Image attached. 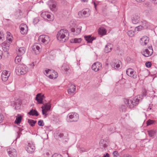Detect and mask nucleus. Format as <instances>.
<instances>
[{
  "mask_svg": "<svg viewBox=\"0 0 157 157\" xmlns=\"http://www.w3.org/2000/svg\"><path fill=\"white\" fill-rule=\"evenodd\" d=\"M50 71H51V70L50 69H48V70H46L45 71V72L46 73V74H47Z\"/></svg>",
  "mask_w": 157,
  "mask_h": 157,
  "instance_id": "e2e57ef3",
  "label": "nucleus"
},
{
  "mask_svg": "<svg viewBox=\"0 0 157 157\" xmlns=\"http://www.w3.org/2000/svg\"><path fill=\"white\" fill-rule=\"evenodd\" d=\"M113 154L114 156L116 157H117L119 155L118 152L117 151H113Z\"/></svg>",
  "mask_w": 157,
  "mask_h": 157,
  "instance_id": "49530a36",
  "label": "nucleus"
},
{
  "mask_svg": "<svg viewBox=\"0 0 157 157\" xmlns=\"http://www.w3.org/2000/svg\"><path fill=\"white\" fill-rule=\"evenodd\" d=\"M8 155L10 157H16L17 152L16 149L13 148H8L7 150Z\"/></svg>",
  "mask_w": 157,
  "mask_h": 157,
  "instance_id": "6e6552de",
  "label": "nucleus"
},
{
  "mask_svg": "<svg viewBox=\"0 0 157 157\" xmlns=\"http://www.w3.org/2000/svg\"><path fill=\"white\" fill-rule=\"evenodd\" d=\"M140 101V99L138 98L137 97H135L133 100L125 98L124 99V102L126 105L127 107L130 108H132L134 106L137 105Z\"/></svg>",
  "mask_w": 157,
  "mask_h": 157,
  "instance_id": "f257e3e1",
  "label": "nucleus"
},
{
  "mask_svg": "<svg viewBox=\"0 0 157 157\" xmlns=\"http://www.w3.org/2000/svg\"><path fill=\"white\" fill-rule=\"evenodd\" d=\"M10 76V73L6 71H3L2 73L1 77L2 80L4 81H6Z\"/></svg>",
  "mask_w": 157,
  "mask_h": 157,
  "instance_id": "4468645a",
  "label": "nucleus"
},
{
  "mask_svg": "<svg viewBox=\"0 0 157 157\" xmlns=\"http://www.w3.org/2000/svg\"><path fill=\"white\" fill-rule=\"evenodd\" d=\"M42 109V114L43 115H45V116H46L47 115V114L46 113L48 112L46 110H45L44 108H43L42 106L41 107Z\"/></svg>",
  "mask_w": 157,
  "mask_h": 157,
  "instance_id": "58836bf2",
  "label": "nucleus"
},
{
  "mask_svg": "<svg viewBox=\"0 0 157 157\" xmlns=\"http://www.w3.org/2000/svg\"><path fill=\"white\" fill-rule=\"evenodd\" d=\"M70 85L69 89L68 90V93L71 95L76 90V87L75 85L71 83L69 84Z\"/></svg>",
  "mask_w": 157,
  "mask_h": 157,
  "instance_id": "f3484780",
  "label": "nucleus"
},
{
  "mask_svg": "<svg viewBox=\"0 0 157 157\" xmlns=\"http://www.w3.org/2000/svg\"><path fill=\"white\" fill-rule=\"evenodd\" d=\"M140 25L142 26L144 29L147 28L149 25L148 23L145 20L142 21H141V24Z\"/></svg>",
  "mask_w": 157,
  "mask_h": 157,
  "instance_id": "5701e85b",
  "label": "nucleus"
},
{
  "mask_svg": "<svg viewBox=\"0 0 157 157\" xmlns=\"http://www.w3.org/2000/svg\"><path fill=\"white\" fill-rule=\"evenodd\" d=\"M121 63V61L118 60L117 62H116L115 63L116 64L115 65V67H116L117 68H118L120 67V63Z\"/></svg>",
  "mask_w": 157,
  "mask_h": 157,
  "instance_id": "37998d69",
  "label": "nucleus"
},
{
  "mask_svg": "<svg viewBox=\"0 0 157 157\" xmlns=\"http://www.w3.org/2000/svg\"><path fill=\"white\" fill-rule=\"evenodd\" d=\"M22 57L21 56L17 55V56L16 57L15 59V62L16 63L20 64V63Z\"/></svg>",
  "mask_w": 157,
  "mask_h": 157,
  "instance_id": "bb28decb",
  "label": "nucleus"
},
{
  "mask_svg": "<svg viewBox=\"0 0 157 157\" xmlns=\"http://www.w3.org/2000/svg\"><path fill=\"white\" fill-rule=\"evenodd\" d=\"M17 55L21 56L25 53V48L24 47H18L17 49Z\"/></svg>",
  "mask_w": 157,
  "mask_h": 157,
  "instance_id": "6ab92c4d",
  "label": "nucleus"
},
{
  "mask_svg": "<svg viewBox=\"0 0 157 157\" xmlns=\"http://www.w3.org/2000/svg\"><path fill=\"white\" fill-rule=\"evenodd\" d=\"M20 28L21 33L22 34L24 35L27 33L28 27L26 24H21L20 26Z\"/></svg>",
  "mask_w": 157,
  "mask_h": 157,
  "instance_id": "f8f14e48",
  "label": "nucleus"
},
{
  "mask_svg": "<svg viewBox=\"0 0 157 157\" xmlns=\"http://www.w3.org/2000/svg\"><path fill=\"white\" fill-rule=\"evenodd\" d=\"M44 98V95H42L41 94H38L36 96L35 100L39 104H43V100Z\"/></svg>",
  "mask_w": 157,
  "mask_h": 157,
  "instance_id": "ddd939ff",
  "label": "nucleus"
},
{
  "mask_svg": "<svg viewBox=\"0 0 157 157\" xmlns=\"http://www.w3.org/2000/svg\"><path fill=\"white\" fill-rule=\"evenodd\" d=\"M84 37L85 40L88 43H91L92 41L95 39L93 37H91L90 35L85 36Z\"/></svg>",
  "mask_w": 157,
  "mask_h": 157,
  "instance_id": "b1692460",
  "label": "nucleus"
},
{
  "mask_svg": "<svg viewBox=\"0 0 157 157\" xmlns=\"http://www.w3.org/2000/svg\"><path fill=\"white\" fill-rule=\"evenodd\" d=\"M39 40L44 44H47L49 42L50 38L47 35H41L39 36Z\"/></svg>",
  "mask_w": 157,
  "mask_h": 157,
  "instance_id": "39448f33",
  "label": "nucleus"
},
{
  "mask_svg": "<svg viewBox=\"0 0 157 157\" xmlns=\"http://www.w3.org/2000/svg\"><path fill=\"white\" fill-rule=\"evenodd\" d=\"M103 157H109V155L108 153H107L106 155H104Z\"/></svg>",
  "mask_w": 157,
  "mask_h": 157,
  "instance_id": "bf43d9fd",
  "label": "nucleus"
},
{
  "mask_svg": "<svg viewBox=\"0 0 157 157\" xmlns=\"http://www.w3.org/2000/svg\"><path fill=\"white\" fill-rule=\"evenodd\" d=\"M28 70L27 67L24 64H19L15 68V72L18 75L26 73Z\"/></svg>",
  "mask_w": 157,
  "mask_h": 157,
  "instance_id": "7ed1b4c3",
  "label": "nucleus"
},
{
  "mask_svg": "<svg viewBox=\"0 0 157 157\" xmlns=\"http://www.w3.org/2000/svg\"><path fill=\"white\" fill-rule=\"evenodd\" d=\"M101 64L99 62H96L94 63L92 66V68L93 70L95 71H98L100 68L101 67Z\"/></svg>",
  "mask_w": 157,
  "mask_h": 157,
  "instance_id": "2eb2a0df",
  "label": "nucleus"
},
{
  "mask_svg": "<svg viewBox=\"0 0 157 157\" xmlns=\"http://www.w3.org/2000/svg\"><path fill=\"white\" fill-rule=\"evenodd\" d=\"M122 157H132L131 156L128 155H124Z\"/></svg>",
  "mask_w": 157,
  "mask_h": 157,
  "instance_id": "13d9d810",
  "label": "nucleus"
},
{
  "mask_svg": "<svg viewBox=\"0 0 157 157\" xmlns=\"http://www.w3.org/2000/svg\"><path fill=\"white\" fill-rule=\"evenodd\" d=\"M52 157H63V156L59 154L55 153L53 154Z\"/></svg>",
  "mask_w": 157,
  "mask_h": 157,
  "instance_id": "a18cd8bd",
  "label": "nucleus"
},
{
  "mask_svg": "<svg viewBox=\"0 0 157 157\" xmlns=\"http://www.w3.org/2000/svg\"><path fill=\"white\" fill-rule=\"evenodd\" d=\"M4 119V117L2 115H0V123H1Z\"/></svg>",
  "mask_w": 157,
  "mask_h": 157,
  "instance_id": "09e8293b",
  "label": "nucleus"
},
{
  "mask_svg": "<svg viewBox=\"0 0 157 157\" xmlns=\"http://www.w3.org/2000/svg\"><path fill=\"white\" fill-rule=\"evenodd\" d=\"M82 2H88V0H82Z\"/></svg>",
  "mask_w": 157,
  "mask_h": 157,
  "instance_id": "69168bd1",
  "label": "nucleus"
},
{
  "mask_svg": "<svg viewBox=\"0 0 157 157\" xmlns=\"http://www.w3.org/2000/svg\"><path fill=\"white\" fill-rule=\"evenodd\" d=\"M126 107L125 105H122L120 107V109L121 111H122V112H125L126 110Z\"/></svg>",
  "mask_w": 157,
  "mask_h": 157,
  "instance_id": "4c0bfd02",
  "label": "nucleus"
},
{
  "mask_svg": "<svg viewBox=\"0 0 157 157\" xmlns=\"http://www.w3.org/2000/svg\"><path fill=\"white\" fill-rule=\"evenodd\" d=\"M42 107L48 111L50 110L51 107L50 104H48V103H46L43 104V106Z\"/></svg>",
  "mask_w": 157,
  "mask_h": 157,
  "instance_id": "2f4dec72",
  "label": "nucleus"
},
{
  "mask_svg": "<svg viewBox=\"0 0 157 157\" xmlns=\"http://www.w3.org/2000/svg\"><path fill=\"white\" fill-rule=\"evenodd\" d=\"M2 52L0 50V60L2 58Z\"/></svg>",
  "mask_w": 157,
  "mask_h": 157,
  "instance_id": "4d7b16f0",
  "label": "nucleus"
},
{
  "mask_svg": "<svg viewBox=\"0 0 157 157\" xmlns=\"http://www.w3.org/2000/svg\"><path fill=\"white\" fill-rule=\"evenodd\" d=\"M154 123V121L152 120H149L147 121V126H149L152 124Z\"/></svg>",
  "mask_w": 157,
  "mask_h": 157,
  "instance_id": "a19ab883",
  "label": "nucleus"
},
{
  "mask_svg": "<svg viewBox=\"0 0 157 157\" xmlns=\"http://www.w3.org/2000/svg\"><path fill=\"white\" fill-rule=\"evenodd\" d=\"M152 51H150L148 49H147L145 50L143 53V55L146 57H148L151 56L152 54Z\"/></svg>",
  "mask_w": 157,
  "mask_h": 157,
  "instance_id": "412c9836",
  "label": "nucleus"
},
{
  "mask_svg": "<svg viewBox=\"0 0 157 157\" xmlns=\"http://www.w3.org/2000/svg\"><path fill=\"white\" fill-rule=\"evenodd\" d=\"M10 33L9 32H7V35H8L9 36H10Z\"/></svg>",
  "mask_w": 157,
  "mask_h": 157,
  "instance_id": "338daca9",
  "label": "nucleus"
},
{
  "mask_svg": "<svg viewBox=\"0 0 157 157\" xmlns=\"http://www.w3.org/2000/svg\"><path fill=\"white\" fill-rule=\"evenodd\" d=\"M38 125L40 126H43L44 125V124L43 120H40L38 122Z\"/></svg>",
  "mask_w": 157,
  "mask_h": 157,
  "instance_id": "ea45409f",
  "label": "nucleus"
},
{
  "mask_svg": "<svg viewBox=\"0 0 157 157\" xmlns=\"http://www.w3.org/2000/svg\"><path fill=\"white\" fill-rule=\"evenodd\" d=\"M126 73L128 76L134 78H137L136 72L134 71L133 70L132 68L128 69L126 71Z\"/></svg>",
  "mask_w": 157,
  "mask_h": 157,
  "instance_id": "1a4fd4ad",
  "label": "nucleus"
},
{
  "mask_svg": "<svg viewBox=\"0 0 157 157\" xmlns=\"http://www.w3.org/2000/svg\"><path fill=\"white\" fill-rule=\"evenodd\" d=\"M127 33L128 36L130 37H133L134 35V32L132 30H129Z\"/></svg>",
  "mask_w": 157,
  "mask_h": 157,
  "instance_id": "c9c22d12",
  "label": "nucleus"
},
{
  "mask_svg": "<svg viewBox=\"0 0 157 157\" xmlns=\"http://www.w3.org/2000/svg\"><path fill=\"white\" fill-rule=\"evenodd\" d=\"M115 63H113L111 64V66L112 67H115V65H116Z\"/></svg>",
  "mask_w": 157,
  "mask_h": 157,
  "instance_id": "6e6d98bb",
  "label": "nucleus"
},
{
  "mask_svg": "<svg viewBox=\"0 0 157 157\" xmlns=\"http://www.w3.org/2000/svg\"><path fill=\"white\" fill-rule=\"evenodd\" d=\"M106 31L104 28H100L99 29L98 33L101 35H104L106 34Z\"/></svg>",
  "mask_w": 157,
  "mask_h": 157,
  "instance_id": "7c9ffc66",
  "label": "nucleus"
},
{
  "mask_svg": "<svg viewBox=\"0 0 157 157\" xmlns=\"http://www.w3.org/2000/svg\"><path fill=\"white\" fill-rule=\"evenodd\" d=\"M67 35H69L67 30L65 29H61L57 33V39L62 42H65L67 39V37L66 36Z\"/></svg>",
  "mask_w": 157,
  "mask_h": 157,
  "instance_id": "f03ea898",
  "label": "nucleus"
},
{
  "mask_svg": "<svg viewBox=\"0 0 157 157\" xmlns=\"http://www.w3.org/2000/svg\"><path fill=\"white\" fill-rule=\"evenodd\" d=\"M39 19L38 17L35 18L33 20V23L34 25L36 24L39 21Z\"/></svg>",
  "mask_w": 157,
  "mask_h": 157,
  "instance_id": "79ce46f5",
  "label": "nucleus"
},
{
  "mask_svg": "<svg viewBox=\"0 0 157 157\" xmlns=\"http://www.w3.org/2000/svg\"><path fill=\"white\" fill-rule=\"evenodd\" d=\"M17 139L19 138L20 137L21 135L22 134L20 132H17Z\"/></svg>",
  "mask_w": 157,
  "mask_h": 157,
  "instance_id": "603ef678",
  "label": "nucleus"
},
{
  "mask_svg": "<svg viewBox=\"0 0 157 157\" xmlns=\"http://www.w3.org/2000/svg\"><path fill=\"white\" fill-rule=\"evenodd\" d=\"M22 129L20 128L19 129V131L18 132H21V131L22 130Z\"/></svg>",
  "mask_w": 157,
  "mask_h": 157,
  "instance_id": "774afa93",
  "label": "nucleus"
},
{
  "mask_svg": "<svg viewBox=\"0 0 157 157\" xmlns=\"http://www.w3.org/2000/svg\"><path fill=\"white\" fill-rule=\"evenodd\" d=\"M82 39L81 38H74L70 40V42L71 43H79L81 42Z\"/></svg>",
  "mask_w": 157,
  "mask_h": 157,
  "instance_id": "cd10ccee",
  "label": "nucleus"
},
{
  "mask_svg": "<svg viewBox=\"0 0 157 157\" xmlns=\"http://www.w3.org/2000/svg\"><path fill=\"white\" fill-rule=\"evenodd\" d=\"M106 141L105 140L101 139L99 142V145L100 147L102 148H104L106 147Z\"/></svg>",
  "mask_w": 157,
  "mask_h": 157,
  "instance_id": "a878e982",
  "label": "nucleus"
},
{
  "mask_svg": "<svg viewBox=\"0 0 157 157\" xmlns=\"http://www.w3.org/2000/svg\"><path fill=\"white\" fill-rule=\"evenodd\" d=\"M78 16L79 18H81L82 17L83 13L82 11H79L78 13Z\"/></svg>",
  "mask_w": 157,
  "mask_h": 157,
  "instance_id": "de8ad7c7",
  "label": "nucleus"
},
{
  "mask_svg": "<svg viewBox=\"0 0 157 157\" xmlns=\"http://www.w3.org/2000/svg\"><path fill=\"white\" fill-rule=\"evenodd\" d=\"M40 46L41 45L39 44L38 43L35 44L32 46L33 52L36 55L39 54L41 51Z\"/></svg>",
  "mask_w": 157,
  "mask_h": 157,
  "instance_id": "0eeeda50",
  "label": "nucleus"
},
{
  "mask_svg": "<svg viewBox=\"0 0 157 157\" xmlns=\"http://www.w3.org/2000/svg\"><path fill=\"white\" fill-rule=\"evenodd\" d=\"M148 132L149 136L150 137L153 136L155 134V132L153 130H151L148 131Z\"/></svg>",
  "mask_w": 157,
  "mask_h": 157,
  "instance_id": "f704fd0d",
  "label": "nucleus"
},
{
  "mask_svg": "<svg viewBox=\"0 0 157 157\" xmlns=\"http://www.w3.org/2000/svg\"><path fill=\"white\" fill-rule=\"evenodd\" d=\"M132 22L134 24H137L139 22L140 20V15L137 13L133 15L132 17Z\"/></svg>",
  "mask_w": 157,
  "mask_h": 157,
  "instance_id": "9d476101",
  "label": "nucleus"
},
{
  "mask_svg": "<svg viewBox=\"0 0 157 157\" xmlns=\"http://www.w3.org/2000/svg\"><path fill=\"white\" fill-rule=\"evenodd\" d=\"M154 3L157 4V0H151Z\"/></svg>",
  "mask_w": 157,
  "mask_h": 157,
  "instance_id": "0e129e2a",
  "label": "nucleus"
},
{
  "mask_svg": "<svg viewBox=\"0 0 157 157\" xmlns=\"http://www.w3.org/2000/svg\"><path fill=\"white\" fill-rule=\"evenodd\" d=\"M4 38V36L2 33L0 32V39L2 40Z\"/></svg>",
  "mask_w": 157,
  "mask_h": 157,
  "instance_id": "3c124183",
  "label": "nucleus"
},
{
  "mask_svg": "<svg viewBox=\"0 0 157 157\" xmlns=\"http://www.w3.org/2000/svg\"><path fill=\"white\" fill-rule=\"evenodd\" d=\"M117 1V0H109V2L111 3H114Z\"/></svg>",
  "mask_w": 157,
  "mask_h": 157,
  "instance_id": "864d4df0",
  "label": "nucleus"
},
{
  "mask_svg": "<svg viewBox=\"0 0 157 157\" xmlns=\"http://www.w3.org/2000/svg\"><path fill=\"white\" fill-rule=\"evenodd\" d=\"M28 122L29 124L32 126H34L35 124L36 123V121L31 119H28Z\"/></svg>",
  "mask_w": 157,
  "mask_h": 157,
  "instance_id": "473e14b6",
  "label": "nucleus"
},
{
  "mask_svg": "<svg viewBox=\"0 0 157 157\" xmlns=\"http://www.w3.org/2000/svg\"><path fill=\"white\" fill-rule=\"evenodd\" d=\"M18 115L19 116L16 117L15 121V123L17 124L20 123L22 119L21 116L19 114H18Z\"/></svg>",
  "mask_w": 157,
  "mask_h": 157,
  "instance_id": "c756f323",
  "label": "nucleus"
},
{
  "mask_svg": "<svg viewBox=\"0 0 157 157\" xmlns=\"http://www.w3.org/2000/svg\"><path fill=\"white\" fill-rule=\"evenodd\" d=\"M149 49L150 50V51H152V52H153V50L152 48V47L151 46H149L148 47Z\"/></svg>",
  "mask_w": 157,
  "mask_h": 157,
  "instance_id": "052dcab7",
  "label": "nucleus"
},
{
  "mask_svg": "<svg viewBox=\"0 0 157 157\" xmlns=\"http://www.w3.org/2000/svg\"><path fill=\"white\" fill-rule=\"evenodd\" d=\"M25 149L29 153H32L35 149L34 144L32 143H28V145L25 147Z\"/></svg>",
  "mask_w": 157,
  "mask_h": 157,
  "instance_id": "423d86ee",
  "label": "nucleus"
},
{
  "mask_svg": "<svg viewBox=\"0 0 157 157\" xmlns=\"http://www.w3.org/2000/svg\"><path fill=\"white\" fill-rule=\"evenodd\" d=\"M54 75L52 74V75H50L49 76V78L51 79L55 78H56L58 76V74L56 72L54 71Z\"/></svg>",
  "mask_w": 157,
  "mask_h": 157,
  "instance_id": "72a5a7b5",
  "label": "nucleus"
},
{
  "mask_svg": "<svg viewBox=\"0 0 157 157\" xmlns=\"http://www.w3.org/2000/svg\"><path fill=\"white\" fill-rule=\"evenodd\" d=\"M113 45L110 43L107 44L105 47L104 52L105 53H108L110 52L112 48Z\"/></svg>",
  "mask_w": 157,
  "mask_h": 157,
  "instance_id": "aec40b11",
  "label": "nucleus"
},
{
  "mask_svg": "<svg viewBox=\"0 0 157 157\" xmlns=\"http://www.w3.org/2000/svg\"><path fill=\"white\" fill-rule=\"evenodd\" d=\"M69 118L68 122H75L78 121L79 119V115L75 113H69L68 115Z\"/></svg>",
  "mask_w": 157,
  "mask_h": 157,
  "instance_id": "20e7f679",
  "label": "nucleus"
},
{
  "mask_svg": "<svg viewBox=\"0 0 157 157\" xmlns=\"http://www.w3.org/2000/svg\"><path fill=\"white\" fill-rule=\"evenodd\" d=\"M40 16L41 17L45 19H48L49 21H51L52 19L51 18V16L48 12H44L41 13Z\"/></svg>",
  "mask_w": 157,
  "mask_h": 157,
  "instance_id": "dca6fc26",
  "label": "nucleus"
},
{
  "mask_svg": "<svg viewBox=\"0 0 157 157\" xmlns=\"http://www.w3.org/2000/svg\"><path fill=\"white\" fill-rule=\"evenodd\" d=\"M149 38L146 36H144L140 39V42L141 45L144 46L146 45L149 42Z\"/></svg>",
  "mask_w": 157,
  "mask_h": 157,
  "instance_id": "9b49d317",
  "label": "nucleus"
},
{
  "mask_svg": "<svg viewBox=\"0 0 157 157\" xmlns=\"http://www.w3.org/2000/svg\"><path fill=\"white\" fill-rule=\"evenodd\" d=\"M58 135L60 138H63V137L64 134L63 133H58Z\"/></svg>",
  "mask_w": 157,
  "mask_h": 157,
  "instance_id": "8fccbe9b",
  "label": "nucleus"
},
{
  "mask_svg": "<svg viewBox=\"0 0 157 157\" xmlns=\"http://www.w3.org/2000/svg\"><path fill=\"white\" fill-rule=\"evenodd\" d=\"M61 69L63 71L68 72L69 70V67L68 65L64 63L62 66Z\"/></svg>",
  "mask_w": 157,
  "mask_h": 157,
  "instance_id": "c85d7f7f",
  "label": "nucleus"
},
{
  "mask_svg": "<svg viewBox=\"0 0 157 157\" xmlns=\"http://www.w3.org/2000/svg\"><path fill=\"white\" fill-rule=\"evenodd\" d=\"M82 13L83 15H86L87 14V12L86 11L82 10Z\"/></svg>",
  "mask_w": 157,
  "mask_h": 157,
  "instance_id": "5fc2aeb1",
  "label": "nucleus"
},
{
  "mask_svg": "<svg viewBox=\"0 0 157 157\" xmlns=\"http://www.w3.org/2000/svg\"><path fill=\"white\" fill-rule=\"evenodd\" d=\"M142 29H144L142 26H140V25L139 26L136 27L135 29V30L136 31H139Z\"/></svg>",
  "mask_w": 157,
  "mask_h": 157,
  "instance_id": "e433bc0d",
  "label": "nucleus"
},
{
  "mask_svg": "<svg viewBox=\"0 0 157 157\" xmlns=\"http://www.w3.org/2000/svg\"><path fill=\"white\" fill-rule=\"evenodd\" d=\"M136 1L138 2H144L145 0H136Z\"/></svg>",
  "mask_w": 157,
  "mask_h": 157,
  "instance_id": "680f3d73",
  "label": "nucleus"
},
{
  "mask_svg": "<svg viewBox=\"0 0 157 157\" xmlns=\"http://www.w3.org/2000/svg\"><path fill=\"white\" fill-rule=\"evenodd\" d=\"M28 114L30 115L35 116H38L39 115L37 111L35 110H33L32 109L28 113Z\"/></svg>",
  "mask_w": 157,
  "mask_h": 157,
  "instance_id": "393cba45",
  "label": "nucleus"
},
{
  "mask_svg": "<svg viewBox=\"0 0 157 157\" xmlns=\"http://www.w3.org/2000/svg\"><path fill=\"white\" fill-rule=\"evenodd\" d=\"M81 29L82 27L79 26L77 29L76 31H75V29L73 27L71 28V30L72 32L73 33L74 35H77L80 33Z\"/></svg>",
  "mask_w": 157,
  "mask_h": 157,
  "instance_id": "a211bd4d",
  "label": "nucleus"
},
{
  "mask_svg": "<svg viewBox=\"0 0 157 157\" xmlns=\"http://www.w3.org/2000/svg\"><path fill=\"white\" fill-rule=\"evenodd\" d=\"M49 7L50 10L52 11L55 12L57 10L56 3L55 2L50 4L49 5Z\"/></svg>",
  "mask_w": 157,
  "mask_h": 157,
  "instance_id": "4be33fe9",
  "label": "nucleus"
},
{
  "mask_svg": "<svg viewBox=\"0 0 157 157\" xmlns=\"http://www.w3.org/2000/svg\"><path fill=\"white\" fill-rule=\"evenodd\" d=\"M145 65L147 67H150L151 66V63L150 62H147L146 63Z\"/></svg>",
  "mask_w": 157,
  "mask_h": 157,
  "instance_id": "c03bdc74",
  "label": "nucleus"
}]
</instances>
